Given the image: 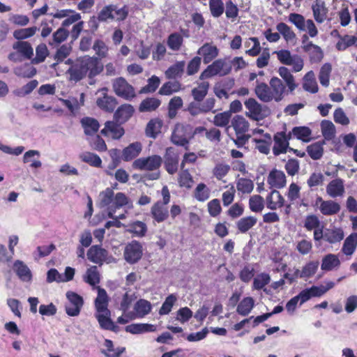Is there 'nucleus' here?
<instances>
[{
    "instance_id": "f257e3e1",
    "label": "nucleus",
    "mask_w": 357,
    "mask_h": 357,
    "mask_svg": "<svg viewBox=\"0 0 357 357\" xmlns=\"http://www.w3.org/2000/svg\"><path fill=\"white\" fill-rule=\"evenodd\" d=\"M99 206L104 208L107 212L109 218L113 219L112 221H108L105 223V228L109 229L114 226L121 227L122 224L115 218L114 213L116 210L127 206L128 208L132 207V202L123 192H118L114 195L112 188H107L99 195Z\"/></svg>"
},
{
    "instance_id": "f03ea898",
    "label": "nucleus",
    "mask_w": 357,
    "mask_h": 357,
    "mask_svg": "<svg viewBox=\"0 0 357 357\" xmlns=\"http://www.w3.org/2000/svg\"><path fill=\"white\" fill-rule=\"evenodd\" d=\"M97 290L98 295L94 302L96 310V317L102 328L116 332L119 326L110 319L111 312L108 309L109 297L107 294L104 289L100 287H97Z\"/></svg>"
},
{
    "instance_id": "7ed1b4c3",
    "label": "nucleus",
    "mask_w": 357,
    "mask_h": 357,
    "mask_svg": "<svg viewBox=\"0 0 357 357\" xmlns=\"http://www.w3.org/2000/svg\"><path fill=\"white\" fill-rule=\"evenodd\" d=\"M231 70V63L227 59H220L213 61L201 73L200 79H205L215 75L225 76Z\"/></svg>"
},
{
    "instance_id": "20e7f679",
    "label": "nucleus",
    "mask_w": 357,
    "mask_h": 357,
    "mask_svg": "<svg viewBox=\"0 0 357 357\" xmlns=\"http://www.w3.org/2000/svg\"><path fill=\"white\" fill-rule=\"evenodd\" d=\"M14 52L8 54V59L13 62H21L24 59H31L33 56L31 45L26 41L20 40L13 43Z\"/></svg>"
},
{
    "instance_id": "39448f33",
    "label": "nucleus",
    "mask_w": 357,
    "mask_h": 357,
    "mask_svg": "<svg viewBox=\"0 0 357 357\" xmlns=\"http://www.w3.org/2000/svg\"><path fill=\"white\" fill-rule=\"evenodd\" d=\"M193 137L192 127L189 124L177 123L175 125L171 136L173 144L186 146L190 139Z\"/></svg>"
},
{
    "instance_id": "423d86ee",
    "label": "nucleus",
    "mask_w": 357,
    "mask_h": 357,
    "mask_svg": "<svg viewBox=\"0 0 357 357\" xmlns=\"http://www.w3.org/2000/svg\"><path fill=\"white\" fill-rule=\"evenodd\" d=\"M112 89L117 96L126 100H130L136 96L134 87L122 77L112 81Z\"/></svg>"
},
{
    "instance_id": "0eeeda50",
    "label": "nucleus",
    "mask_w": 357,
    "mask_h": 357,
    "mask_svg": "<svg viewBox=\"0 0 357 357\" xmlns=\"http://www.w3.org/2000/svg\"><path fill=\"white\" fill-rule=\"evenodd\" d=\"M278 59L284 65L292 66L294 72L301 71L304 66L303 60L298 54H291L290 51L282 50L274 52Z\"/></svg>"
},
{
    "instance_id": "6e6552de",
    "label": "nucleus",
    "mask_w": 357,
    "mask_h": 357,
    "mask_svg": "<svg viewBox=\"0 0 357 357\" xmlns=\"http://www.w3.org/2000/svg\"><path fill=\"white\" fill-rule=\"evenodd\" d=\"M66 298L68 300L65 305L66 314L70 317L78 316L84 305L83 298L73 291H68Z\"/></svg>"
},
{
    "instance_id": "1a4fd4ad",
    "label": "nucleus",
    "mask_w": 357,
    "mask_h": 357,
    "mask_svg": "<svg viewBox=\"0 0 357 357\" xmlns=\"http://www.w3.org/2000/svg\"><path fill=\"white\" fill-rule=\"evenodd\" d=\"M142 255V245L137 241H132L125 246L123 257L130 264L137 263L141 259Z\"/></svg>"
},
{
    "instance_id": "9d476101",
    "label": "nucleus",
    "mask_w": 357,
    "mask_h": 357,
    "mask_svg": "<svg viewBox=\"0 0 357 357\" xmlns=\"http://www.w3.org/2000/svg\"><path fill=\"white\" fill-rule=\"evenodd\" d=\"M162 162V159L160 155H153L135 160L132 163V167L139 170L154 171L160 167Z\"/></svg>"
},
{
    "instance_id": "9b49d317",
    "label": "nucleus",
    "mask_w": 357,
    "mask_h": 357,
    "mask_svg": "<svg viewBox=\"0 0 357 357\" xmlns=\"http://www.w3.org/2000/svg\"><path fill=\"white\" fill-rule=\"evenodd\" d=\"M315 205L320 213L325 216L337 215L341 210L340 204L337 202L332 199L324 200L317 195L315 198Z\"/></svg>"
},
{
    "instance_id": "f8f14e48",
    "label": "nucleus",
    "mask_w": 357,
    "mask_h": 357,
    "mask_svg": "<svg viewBox=\"0 0 357 357\" xmlns=\"http://www.w3.org/2000/svg\"><path fill=\"white\" fill-rule=\"evenodd\" d=\"M245 106L248 112H246V116L250 119L259 121L265 118L268 113L267 107L262 106L255 99L249 98L245 102Z\"/></svg>"
},
{
    "instance_id": "ddd939ff",
    "label": "nucleus",
    "mask_w": 357,
    "mask_h": 357,
    "mask_svg": "<svg viewBox=\"0 0 357 357\" xmlns=\"http://www.w3.org/2000/svg\"><path fill=\"white\" fill-rule=\"evenodd\" d=\"M335 284L332 281H326L324 284L319 286L313 285L310 288H306L301 291V296L305 302L312 297H321L324 295L328 290L333 289Z\"/></svg>"
},
{
    "instance_id": "4468645a",
    "label": "nucleus",
    "mask_w": 357,
    "mask_h": 357,
    "mask_svg": "<svg viewBox=\"0 0 357 357\" xmlns=\"http://www.w3.org/2000/svg\"><path fill=\"white\" fill-rule=\"evenodd\" d=\"M79 60L86 72V75L88 73L90 78L96 77L103 70L102 64L96 57L85 56L79 58Z\"/></svg>"
},
{
    "instance_id": "2eb2a0df",
    "label": "nucleus",
    "mask_w": 357,
    "mask_h": 357,
    "mask_svg": "<svg viewBox=\"0 0 357 357\" xmlns=\"http://www.w3.org/2000/svg\"><path fill=\"white\" fill-rule=\"evenodd\" d=\"M86 255L89 261L99 265L102 264L105 261L110 263L113 259L109 256L108 252L100 245L91 246L89 249Z\"/></svg>"
},
{
    "instance_id": "dca6fc26",
    "label": "nucleus",
    "mask_w": 357,
    "mask_h": 357,
    "mask_svg": "<svg viewBox=\"0 0 357 357\" xmlns=\"http://www.w3.org/2000/svg\"><path fill=\"white\" fill-rule=\"evenodd\" d=\"M179 156L176 149L169 147L166 149L164 155V164L167 172L174 174L178 171Z\"/></svg>"
},
{
    "instance_id": "f3484780",
    "label": "nucleus",
    "mask_w": 357,
    "mask_h": 357,
    "mask_svg": "<svg viewBox=\"0 0 357 357\" xmlns=\"http://www.w3.org/2000/svg\"><path fill=\"white\" fill-rule=\"evenodd\" d=\"M291 139V133L286 135L284 132H277L274 135V145L273 152L275 155L287 152L289 148V140Z\"/></svg>"
},
{
    "instance_id": "a211bd4d",
    "label": "nucleus",
    "mask_w": 357,
    "mask_h": 357,
    "mask_svg": "<svg viewBox=\"0 0 357 357\" xmlns=\"http://www.w3.org/2000/svg\"><path fill=\"white\" fill-rule=\"evenodd\" d=\"M271 88L272 93L274 100L279 102L282 100L285 95H287L289 91L287 89V86L283 83V81L278 77H272L269 82Z\"/></svg>"
},
{
    "instance_id": "6ab92c4d",
    "label": "nucleus",
    "mask_w": 357,
    "mask_h": 357,
    "mask_svg": "<svg viewBox=\"0 0 357 357\" xmlns=\"http://www.w3.org/2000/svg\"><path fill=\"white\" fill-rule=\"evenodd\" d=\"M120 124L116 121H107L101 133L105 136L111 137L114 139H119L124 135V129Z\"/></svg>"
},
{
    "instance_id": "aec40b11",
    "label": "nucleus",
    "mask_w": 357,
    "mask_h": 357,
    "mask_svg": "<svg viewBox=\"0 0 357 357\" xmlns=\"http://www.w3.org/2000/svg\"><path fill=\"white\" fill-rule=\"evenodd\" d=\"M218 54L219 50L211 43H206L204 44L197 50V54L202 56L205 64H208L212 61L218 56Z\"/></svg>"
},
{
    "instance_id": "412c9836",
    "label": "nucleus",
    "mask_w": 357,
    "mask_h": 357,
    "mask_svg": "<svg viewBox=\"0 0 357 357\" xmlns=\"http://www.w3.org/2000/svg\"><path fill=\"white\" fill-rule=\"evenodd\" d=\"M326 191L331 198L342 197L345 192L344 181L340 178L331 181L326 185Z\"/></svg>"
},
{
    "instance_id": "4be33fe9",
    "label": "nucleus",
    "mask_w": 357,
    "mask_h": 357,
    "mask_svg": "<svg viewBox=\"0 0 357 357\" xmlns=\"http://www.w3.org/2000/svg\"><path fill=\"white\" fill-rule=\"evenodd\" d=\"M151 215L158 223L165 221L169 215L168 207L161 204V201L155 203L151 208Z\"/></svg>"
},
{
    "instance_id": "5701e85b",
    "label": "nucleus",
    "mask_w": 357,
    "mask_h": 357,
    "mask_svg": "<svg viewBox=\"0 0 357 357\" xmlns=\"http://www.w3.org/2000/svg\"><path fill=\"white\" fill-rule=\"evenodd\" d=\"M13 271L22 282L28 283L31 282L32 273L22 261L16 260L14 262Z\"/></svg>"
},
{
    "instance_id": "b1692460",
    "label": "nucleus",
    "mask_w": 357,
    "mask_h": 357,
    "mask_svg": "<svg viewBox=\"0 0 357 357\" xmlns=\"http://www.w3.org/2000/svg\"><path fill=\"white\" fill-rule=\"evenodd\" d=\"M151 309L152 305L149 301L139 299L134 305L133 317H131L130 319L143 318L151 312Z\"/></svg>"
},
{
    "instance_id": "393cba45",
    "label": "nucleus",
    "mask_w": 357,
    "mask_h": 357,
    "mask_svg": "<svg viewBox=\"0 0 357 357\" xmlns=\"http://www.w3.org/2000/svg\"><path fill=\"white\" fill-rule=\"evenodd\" d=\"M134 108L130 104H123L120 106L114 114V119L119 123L126 122L133 114Z\"/></svg>"
},
{
    "instance_id": "a878e982",
    "label": "nucleus",
    "mask_w": 357,
    "mask_h": 357,
    "mask_svg": "<svg viewBox=\"0 0 357 357\" xmlns=\"http://www.w3.org/2000/svg\"><path fill=\"white\" fill-rule=\"evenodd\" d=\"M266 206L271 210H276L284 206V199L276 190H273L266 199Z\"/></svg>"
},
{
    "instance_id": "bb28decb",
    "label": "nucleus",
    "mask_w": 357,
    "mask_h": 357,
    "mask_svg": "<svg viewBox=\"0 0 357 357\" xmlns=\"http://www.w3.org/2000/svg\"><path fill=\"white\" fill-rule=\"evenodd\" d=\"M268 183L273 188H282L286 184V176L282 171H271L267 178Z\"/></svg>"
},
{
    "instance_id": "cd10ccee",
    "label": "nucleus",
    "mask_w": 357,
    "mask_h": 357,
    "mask_svg": "<svg viewBox=\"0 0 357 357\" xmlns=\"http://www.w3.org/2000/svg\"><path fill=\"white\" fill-rule=\"evenodd\" d=\"M313 16L318 23H322L326 18L328 9L325 6L324 1L316 0L312 6Z\"/></svg>"
},
{
    "instance_id": "c85d7f7f",
    "label": "nucleus",
    "mask_w": 357,
    "mask_h": 357,
    "mask_svg": "<svg viewBox=\"0 0 357 357\" xmlns=\"http://www.w3.org/2000/svg\"><path fill=\"white\" fill-rule=\"evenodd\" d=\"M357 248V233H352L346 238L341 251L349 259Z\"/></svg>"
},
{
    "instance_id": "c756f323",
    "label": "nucleus",
    "mask_w": 357,
    "mask_h": 357,
    "mask_svg": "<svg viewBox=\"0 0 357 357\" xmlns=\"http://www.w3.org/2000/svg\"><path fill=\"white\" fill-rule=\"evenodd\" d=\"M142 146L140 142L130 144L123 150L122 158L124 161H130L137 157L141 153Z\"/></svg>"
},
{
    "instance_id": "7c9ffc66",
    "label": "nucleus",
    "mask_w": 357,
    "mask_h": 357,
    "mask_svg": "<svg viewBox=\"0 0 357 357\" xmlns=\"http://www.w3.org/2000/svg\"><path fill=\"white\" fill-rule=\"evenodd\" d=\"M255 93L259 99L264 102L274 100L271 86L265 83H259L255 87Z\"/></svg>"
},
{
    "instance_id": "2f4dec72",
    "label": "nucleus",
    "mask_w": 357,
    "mask_h": 357,
    "mask_svg": "<svg viewBox=\"0 0 357 357\" xmlns=\"http://www.w3.org/2000/svg\"><path fill=\"white\" fill-rule=\"evenodd\" d=\"M67 73L70 75V80L75 82L80 81L86 76V72L79 59L77 60L75 63L71 66L68 70Z\"/></svg>"
},
{
    "instance_id": "473e14b6",
    "label": "nucleus",
    "mask_w": 357,
    "mask_h": 357,
    "mask_svg": "<svg viewBox=\"0 0 357 357\" xmlns=\"http://www.w3.org/2000/svg\"><path fill=\"white\" fill-rule=\"evenodd\" d=\"M278 73L285 82L288 91L291 93L298 86V84L295 82L294 77L290 73L289 70L284 66L279 68Z\"/></svg>"
},
{
    "instance_id": "72a5a7b5",
    "label": "nucleus",
    "mask_w": 357,
    "mask_h": 357,
    "mask_svg": "<svg viewBox=\"0 0 357 357\" xmlns=\"http://www.w3.org/2000/svg\"><path fill=\"white\" fill-rule=\"evenodd\" d=\"M126 331L132 334H142L156 331V326L150 324H132L126 327Z\"/></svg>"
},
{
    "instance_id": "f704fd0d",
    "label": "nucleus",
    "mask_w": 357,
    "mask_h": 357,
    "mask_svg": "<svg viewBox=\"0 0 357 357\" xmlns=\"http://www.w3.org/2000/svg\"><path fill=\"white\" fill-rule=\"evenodd\" d=\"M231 123L236 135L245 134L249 130L250 123L243 116H235L231 119Z\"/></svg>"
},
{
    "instance_id": "c9c22d12",
    "label": "nucleus",
    "mask_w": 357,
    "mask_h": 357,
    "mask_svg": "<svg viewBox=\"0 0 357 357\" xmlns=\"http://www.w3.org/2000/svg\"><path fill=\"white\" fill-rule=\"evenodd\" d=\"M81 124L84 128V133L88 137L95 135L99 129L98 121L91 117H84L81 120Z\"/></svg>"
},
{
    "instance_id": "e433bc0d",
    "label": "nucleus",
    "mask_w": 357,
    "mask_h": 357,
    "mask_svg": "<svg viewBox=\"0 0 357 357\" xmlns=\"http://www.w3.org/2000/svg\"><path fill=\"white\" fill-rule=\"evenodd\" d=\"M340 265V261L337 256L334 254H328L322 259L321 268L324 271H330L339 267Z\"/></svg>"
},
{
    "instance_id": "4c0bfd02",
    "label": "nucleus",
    "mask_w": 357,
    "mask_h": 357,
    "mask_svg": "<svg viewBox=\"0 0 357 357\" xmlns=\"http://www.w3.org/2000/svg\"><path fill=\"white\" fill-rule=\"evenodd\" d=\"M303 88L305 91L315 93L318 91V85L312 70L309 71L303 77Z\"/></svg>"
},
{
    "instance_id": "58836bf2",
    "label": "nucleus",
    "mask_w": 357,
    "mask_h": 357,
    "mask_svg": "<svg viewBox=\"0 0 357 357\" xmlns=\"http://www.w3.org/2000/svg\"><path fill=\"white\" fill-rule=\"evenodd\" d=\"M264 137V139H253V142L255 144V149L260 153L268 154L271 149L272 139L268 133H266Z\"/></svg>"
},
{
    "instance_id": "ea45409f",
    "label": "nucleus",
    "mask_w": 357,
    "mask_h": 357,
    "mask_svg": "<svg viewBox=\"0 0 357 357\" xmlns=\"http://www.w3.org/2000/svg\"><path fill=\"white\" fill-rule=\"evenodd\" d=\"M96 103L100 109L112 112L117 105V100L114 97L105 95L102 98H98Z\"/></svg>"
},
{
    "instance_id": "a19ab883",
    "label": "nucleus",
    "mask_w": 357,
    "mask_h": 357,
    "mask_svg": "<svg viewBox=\"0 0 357 357\" xmlns=\"http://www.w3.org/2000/svg\"><path fill=\"white\" fill-rule=\"evenodd\" d=\"M185 66L184 61H176L165 71V76L168 79L181 77Z\"/></svg>"
},
{
    "instance_id": "79ce46f5",
    "label": "nucleus",
    "mask_w": 357,
    "mask_h": 357,
    "mask_svg": "<svg viewBox=\"0 0 357 357\" xmlns=\"http://www.w3.org/2000/svg\"><path fill=\"white\" fill-rule=\"evenodd\" d=\"M257 222V219L253 216H248L241 218L236 222V227L238 230L241 233H246L251 228H252Z\"/></svg>"
},
{
    "instance_id": "37998d69",
    "label": "nucleus",
    "mask_w": 357,
    "mask_h": 357,
    "mask_svg": "<svg viewBox=\"0 0 357 357\" xmlns=\"http://www.w3.org/2000/svg\"><path fill=\"white\" fill-rule=\"evenodd\" d=\"M255 306V301L251 297L244 298L238 305L236 312L241 316H247Z\"/></svg>"
},
{
    "instance_id": "c03bdc74",
    "label": "nucleus",
    "mask_w": 357,
    "mask_h": 357,
    "mask_svg": "<svg viewBox=\"0 0 357 357\" xmlns=\"http://www.w3.org/2000/svg\"><path fill=\"white\" fill-rule=\"evenodd\" d=\"M244 45L248 50L245 53L251 56H257L261 52V46L258 38H250L244 43Z\"/></svg>"
},
{
    "instance_id": "a18cd8bd",
    "label": "nucleus",
    "mask_w": 357,
    "mask_h": 357,
    "mask_svg": "<svg viewBox=\"0 0 357 357\" xmlns=\"http://www.w3.org/2000/svg\"><path fill=\"white\" fill-rule=\"evenodd\" d=\"M162 126V121L158 119L151 120L146 126V133L149 137L155 138L160 132Z\"/></svg>"
},
{
    "instance_id": "49530a36",
    "label": "nucleus",
    "mask_w": 357,
    "mask_h": 357,
    "mask_svg": "<svg viewBox=\"0 0 357 357\" xmlns=\"http://www.w3.org/2000/svg\"><path fill=\"white\" fill-rule=\"evenodd\" d=\"M230 165L222 162H217L212 170L213 176L218 181L222 180L229 172Z\"/></svg>"
},
{
    "instance_id": "de8ad7c7",
    "label": "nucleus",
    "mask_w": 357,
    "mask_h": 357,
    "mask_svg": "<svg viewBox=\"0 0 357 357\" xmlns=\"http://www.w3.org/2000/svg\"><path fill=\"white\" fill-rule=\"evenodd\" d=\"M344 238V232L340 228L329 229L324 234V240L329 243H335L342 241Z\"/></svg>"
},
{
    "instance_id": "09e8293b",
    "label": "nucleus",
    "mask_w": 357,
    "mask_h": 357,
    "mask_svg": "<svg viewBox=\"0 0 357 357\" xmlns=\"http://www.w3.org/2000/svg\"><path fill=\"white\" fill-rule=\"evenodd\" d=\"M79 158L82 161L88 163L91 166L95 167H101L102 160L97 154L91 152H84L79 155Z\"/></svg>"
},
{
    "instance_id": "8fccbe9b",
    "label": "nucleus",
    "mask_w": 357,
    "mask_h": 357,
    "mask_svg": "<svg viewBox=\"0 0 357 357\" xmlns=\"http://www.w3.org/2000/svg\"><path fill=\"white\" fill-rule=\"evenodd\" d=\"M160 100L155 98H148L144 100L139 105V111L151 112L155 110L160 105Z\"/></svg>"
},
{
    "instance_id": "3c124183",
    "label": "nucleus",
    "mask_w": 357,
    "mask_h": 357,
    "mask_svg": "<svg viewBox=\"0 0 357 357\" xmlns=\"http://www.w3.org/2000/svg\"><path fill=\"white\" fill-rule=\"evenodd\" d=\"M321 129L325 139L331 140L334 138L335 135V127L331 121H322L321 123Z\"/></svg>"
},
{
    "instance_id": "603ef678",
    "label": "nucleus",
    "mask_w": 357,
    "mask_h": 357,
    "mask_svg": "<svg viewBox=\"0 0 357 357\" xmlns=\"http://www.w3.org/2000/svg\"><path fill=\"white\" fill-rule=\"evenodd\" d=\"M208 88L209 84L207 82H203L197 87L194 88L192 90L194 99L197 102L203 100L208 93Z\"/></svg>"
},
{
    "instance_id": "864d4df0",
    "label": "nucleus",
    "mask_w": 357,
    "mask_h": 357,
    "mask_svg": "<svg viewBox=\"0 0 357 357\" xmlns=\"http://www.w3.org/2000/svg\"><path fill=\"white\" fill-rule=\"evenodd\" d=\"M319 261H310L306 263L302 268V278L307 279L312 277L318 270Z\"/></svg>"
},
{
    "instance_id": "5fc2aeb1",
    "label": "nucleus",
    "mask_w": 357,
    "mask_h": 357,
    "mask_svg": "<svg viewBox=\"0 0 357 357\" xmlns=\"http://www.w3.org/2000/svg\"><path fill=\"white\" fill-rule=\"evenodd\" d=\"M276 29L287 42L292 41L296 38V34L291 27L284 22L278 23L276 26Z\"/></svg>"
},
{
    "instance_id": "6e6d98bb",
    "label": "nucleus",
    "mask_w": 357,
    "mask_h": 357,
    "mask_svg": "<svg viewBox=\"0 0 357 357\" xmlns=\"http://www.w3.org/2000/svg\"><path fill=\"white\" fill-rule=\"evenodd\" d=\"M183 42L182 36L178 33H171L167 38V45L173 51H178L181 49Z\"/></svg>"
},
{
    "instance_id": "4d7b16f0",
    "label": "nucleus",
    "mask_w": 357,
    "mask_h": 357,
    "mask_svg": "<svg viewBox=\"0 0 357 357\" xmlns=\"http://www.w3.org/2000/svg\"><path fill=\"white\" fill-rule=\"evenodd\" d=\"M128 231L135 234L136 236H144L147 231L146 225L141 221H135L129 225Z\"/></svg>"
},
{
    "instance_id": "13d9d810",
    "label": "nucleus",
    "mask_w": 357,
    "mask_h": 357,
    "mask_svg": "<svg viewBox=\"0 0 357 357\" xmlns=\"http://www.w3.org/2000/svg\"><path fill=\"white\" fill-rule=\"evenodd\" d=\"M68 31L63 27H61L53 33L52 40L49 41V45L52 47L56 46L65 41L68 37Z\"/></svg>"
},
{
    "instance_id": "bf43d9fd",
    "label": "nucleus",
    "mask_w": 357,
    "mask_h": 357,
    "mask_svg": "<svg viewBox=\"0 0 357 357\" xmlns=\"http://www.w3.org/2000/svg\"><path fill=\"white\" fill-rule=\"evenodd\" d=\"M14 73L18 77L30 78L36 74V69L30 64H25L15 68Z\"/></svg>"
},
{
    "instance_id": "052dcab7",
    "label": "nucleus",
    "mask_w": 357,
    "mask_h": 357,
    "mask_svg": "<svg viewBox=\"0 0 357 357\" xmlns=\"http://www.w3.org/2000/svg\"><path fill=\"white\" fill-rule=\"evenodd\" d=\"M183 106V100L179 96L173 97L168 105V116L170 119H174L177 114L178 109Z\"/></svg>"
},
{
    "instance_id": "680f3d73",
    "label": "nucleus",
    "mask_w": 357,
    "mask_h": 357,
    "mask_svg": "<svg viewBox=\"0 0 357 357\" xmlns=\"http://www.w3.org/2000/svg\"><path fill=\"white\" fill-rule=\"evenodd\" d=\"M87 140L93 149L100 152L107 150V145L105 141L99 135H93L91 137H88Z\"/></svg>"
},
{
    "instance_id": "e2e57ef3",
    "label": "nucleus",
    "mask_w": 357,
    "mask_h": 357,
    "mask_svg": "<svg viewBox=\"0 0 357 357\" xmlns=\"http://www.w3.org/2000/svg\"><path fill=\"white\" fill-rule=\"evenodd\" d=\"M194 197L199 202H204L210 197V190L204 183H199L195 190Z\"/></svg>"
},
{
    "instance_id": "0e129e2a",
    "label": "nucleus",
    "mask_w": 357,
    "mask_h": 357,
    "mask_svg": "<svg viewBox=\"0 0 357 357\" xmlns=\"http://www.w3.org/2000/svg\"><path fill=\"white\" fill-rule=\"evenodd\" d=\"M37 31L38 28L36 26L20 29L13 32V36L20 41L33 36Z\"/></svg>"
},
{
    "instance_id": "69168bd1",
    "label": "nucleus",
    "mask_w": 357,
    "mask_h": 357,
    "mask_svg": "<svg viewBox=\"0 0 357 357\" xmlns=\"http://www.w3.org/2000/svg\"><path fill=\"white\" fill-rule=\"evenodd\" d=\"M331 70V65L328 63H324L320 69L319 79L321 84L325 87H327L329 85V78Z\"/></svg>"
},
{
    "instance_id": "338daca9",
    "label": "nucleus",
    "mask_w": 357,
    "mask_h": 357,
    "mask_svg": "<svg viewBox=\"0 0 357 357\" xmlns=\"http://www.w3.org/2000/svg\"><path fill=\"white\" fill-rule=\"evenodd\" d=\"M249 207L252 212H261L264 208V198L258 195L251 196L249 199Z\"/></svg>"
},
{
    "instance_id": "774afa93",
    "label": "nucleus",
    "mask_w": 357,
    "mask_h": 357,
    "mask_svg": "<svg viewBox=\"0 0 357 357\" xmlns=\"http://www.w3.org/2000/svg\"><path fill=\"white\" fill-rule=\"evenodd\" d=\"M236 188L243 194H249L253 190V181L248 178H240L236 181Z\"/></svg>"
}]
</instances>
